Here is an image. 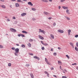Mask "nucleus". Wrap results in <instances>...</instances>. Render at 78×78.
Instances as JSON below:
<instances>
[{"label":"nucleus","mask_w":78,"mask_h":78,"mask_svg":"<svg viewBox=\"0 0 78 78\" xmlns=\"http://www.w3.org/2000/svg\"><path fill=\"white\" fill-rule=\"evenodd\" d=\"M10 30L11 31H12V32H13V33H16V32H17V30L13 28H10Z\"/></svg>","instance_id":"nucleus-1"},{"label":"nucleus","mask_w":78,"mask_h":78,"mask_svg":"<svg viewBox=\"0 0 78 78\" xmlns=\"http://www.w3.org/2000/svg\"><path fill=\"white\" fill-rule=\"evenodd\" d=\"M15 51L16 53H19V48H16L15 49Z\"/></svg>","instance_id":"nucleus-2"},{"label":"nucleus","mask_w":78,"mask_h":78,"mask_svg":"<svg viewBox=\"0 0 78 78\" xmlns=\"http://www.w3.org/2000/svg\"><path fill=\"white\" fill-rule=\"evenodd\" d=\"M57 31L59 33H64V31L61 30H58Z\"/></svg>","instance_id":"nucleus-3"},{"label":"nucleus","mask_w":78,"mask_h":78,"mask_svg":"<svg viewBox=\"0 0 78 78\" xmlns=\"http://www.w3.org/2000/svg\"><path fill=\"white\" fill-rule=\"evenodd\" d=\"M38 36L39 39H42V40L44 39V37H43L41 35H38Z\"/></svg>","instance_id":"nucleus-4"},{"label":"nucleus","mask_w":78,"mask_h":78,"mask_svg":"<svg viewBox=\"0 0 78 78\" xmlns=\"http://www.w3.org/2000/svg\"><path fill=\"white\" fill-rule=\"evenodd\" d=\"M44 73H45V74H47V76L48 77H49V73H48L47 72V71H45V72H44Z\"/></svg>","instance_id":"nucleus-5"},{"label":"nucleus","mask_w":78,"mask_h":78,"mask_svg":"<svg viewBox=\"0 0 78 78\" xmlns=\"http://www.w3.org/2000/svg\"><path fill=\"white\" fill-rule=\"evenodd\" d=\"M70 45H71V46H72V47L73 48H74V46L73 45V43H72V42H70L69 43Z\"/></svg>","instance_id":"nucleus-6"},{"label":"nucleus","mask_w":78,"mask_h":78,"mask_svg":"<svg viewBox=\"0 0 78 78\" xmlns=\"http://www.w3.org/2000/svg\"><path fill=\"white\" fill-rule=\"evenodd\" d=\"M28 4L30 5V6H33V4L31 2H28Z\"/></svg>","instance_id":"nucleus-7"},{"label":"nucleus","mask_w":78,"mask_h":78,"mask_svg":"<svg viewBox=\"0 0 78 78\" xmlns=\"http://www.w3.org/2000/svg\"><path fill=\"white\" fill-rule=\"evenodd\" d=\"M44 13L46 15H50V13L47 12H44Z\"/></svg>","instance_id":"nucleus-8"},{"label":"nucleus","mask_w":78,"mask_h":78,"mask_svg":"<svg viewBox=\"0 0 78 78\" xmlns=\"http://www.w3.org/2000/svg\"><path fill=\"white\" fill-rule=\"evenodd\" d=\"M34 58H35V59H37L38 60H39L40 59L38 57H37L36 56H34Z\"/></svg>","instance_id":"nucleus-9"},{"label":"nucleus","mask_w":78,"mask_h":78,"mask_svg":"<svg viewBox=\"0 0 78 78\" xmlns=\"http://www.w3.org/2000/svg\"><path fill=\"white\" fill-rule=\"evenodd\" d=\"M25 15H27V13H23L21 14V16H25Z\"/></svg>","instance_id":"nucleus-10"},{"label":"nucleus","mask_w":78,"mask_h":78,"mask_svg":"<svg viewBox=\"0 0 78 78\" xmlns=\"http://www.w3.org/2000/svg\"><path fill=\"white\" fill-rule=\"evenodd\" d=\"M22 33H25V34H27V33H28V32L25 30L22 31Z\"/></svg>","instance_id":"nucleus-11"},{"label":"nucleus","mask_w":78,"mask_h":78,"mask_svg":"<svg viewBox=\"0 0 78 78\" xmlns=\"http://www.w3.org/2000/svg\"><path fill=\"white\" fill-rule=\"evenodd\" d=\"M68 33L69 35H70V33H71V30H68Z\"/></svg>","instance_id":"nucleus-12"},{"label":"nucleus","mask_w":78,"mask_h":78,"mask_svg":"<svg viewBox=\"0 0 78 78\" xmlns=\"http://www.w3.org/2000/svg\"><path fill=\"white\" fill-rule=\"evenodd\" d=\"M16 7H19V4L18 3H16Z\"/></svg>","instance_id":"nucleus-13"},{"label":"nucleus","mask_w":78,"mask_h":78,"mask_svg":"<svg viewBox=\"0 0 78 78\" xmlns=\"http://www.w3.org/2000/svg\"><path fill=\"white\" fill-rule=\"evenodd\" d=\"M27 45L29 47H31V44L30 43H29L28 44H27Z\"/></svg>","instance_id":"nucleus-14"},{"label":"nucleus","mask_w":78,"mask_h":78,"mask_svg":"<svg viewBox=\"0 0 78 78\" xmlns=\"http://www.w3.org/2000/svg\"><path fill=\"white\" fill-rule=\"evenodd\" d=\"M30 75L31 76V77L32 78H34V75H33V74H30Z\"/></svg>","instance_id":"nucleus-15"},{"label":"nucleus","mask_w":78,"mask_h":78,"mask_svg":"<svg viewBox=\"0 0 78 78\" xmlns=\"http://www.w3.org/2000/svg\"><path fill=\"white\" fill-rule=\"evenodd\" d=\"M18 53H16V52H15L14 53V54H15V56H18V55H19L18 54Z\"/></svg>","instance_id":"nucleus-16"},{"label":"nucleus","mask_w":78,"mask_h":78,"mask_svg":"<svg viewBox=\"0 0 78 78\" xmlns=\"http://www.w3.org/2000/svg\"><path fill=\"white\" fill-rule=\"evenodd\" d=\"M62 8L64 9H68V8H67V7L63 6V7H62Z\"/></svg>","instance_id":"nucleus-17"},{"label":"nucleus","mask_w":78,"mask_h":78,"mask_svg":"<svg viewBox=\"0 0 78 78\" xmlns=\"http://www.w3.org/2000/svg\"><path fill=\"white\" fill-rule=\"evenodd\" d=\"M1 6L3 8H6V7H5V6L4 5H1Z\"/></svg>","instance_id":"nucleus-18"},{"label":"nucleus","mask_w":78,"mask_h":78,"mask_svg":"<svg viewBox=\"0 0 78 78\" xmlns=\"http://www.w3.org/2000/svg\"><path fill=\"white\" fill-rule=\"evenodd\" d=\"M51 37H52L53 39H54V36H53V34H51L50 35Z\"/></svg>","instance_id":"nucleus-19"},{"label":"nucleus","mask_w":78,"mask_h":78,"mask_svg":"<svg viewBox=\"0 0 78 78\" xmlns=\"http://www.w3.org/2000/svg\"><path fill=\"white\" fill-rule=\"evenodd\" d=\"M75 50H76V51H78V48H77V47H75Z\"/></svg>","instance_id":"nucleus-20"},{"label":"nucleus","mask_w":78,"mask_h":78,"mask_svg":"<svg viewBox=\"0 0 78 78\" xmlns=\"http://www.w3.org/2000/svg\"><path fill=\"white\" fill-rule=\"evenodd\" d=\"M58 64H61V63H62L61 62V61H58Z\"/></svg>","instance_id":"nucleus-21"},{"label":"nucleus","mask_w":78,"mask_h":78,"mask_svg":"<svg viewBox=\"0 0 78 78\" xmlns=\"http://www.w3.org/2000/svg\"><path fill=\"white\" fill-rule=\"evenodd\" d=\"M21 47L23 48H25V45L24 44H22L21 45Z\"/></svg>","instance_id":"nucleus-22"},{"label":"nucleus","mask_w":78,"mask_h":78,"mask_svg":"<svg viewBox=\"0 0 78 78\" xmlns=\"http://www.w3.org/2000/svg\"><path fill=\"white\" fill-rule=\"evenodd\" d=\"M8 66H9V67H11V63H9L8 64Z\"/></svg>","instance_id":"nucleus-23"},{"label":"nucleus","mask_w":78,"mask_h":78,"mask_svg":"<svg viewBox=\"0 0 78 78\" xmlns=\"http://www.w3.org/2000/svg\"><path fill=\"white\" fill-rule=\"evenodd\" d=\"M29 42H33V40L30 39H29Z\"/></svg>","instance_id":"nucleus-24"},{"label":"nucleus","mask_w":78,"mask_h":78,"mask_svg":"<svg viewBox=\"0 0 78 78\" xmlns=\"http://www.w3.org/2000/svg\"><path fill=\"white\" fill-rule=\"evenodd\" d=\"M42 2H47L48 1L47 0H42Z\"/></svg>","instance_id":"nucleus-25"},{"label":"nucleus","mask_w":78,"mask_h":78,"mask_svg":"<svg viewBox=\"0 0 78 78\" xmlns=\"http://www.w3.org/2000/svg\"><path fill=\"white\" fill-rule=\"evenodd\" d=\"M0 48H3V46L0 44Z\"/></svg>","instance_id":"nucleus-26"},{"label":"nucleus","mask_w":78,"mask_h":78,"mask_svg":"<svg viewBox=\"0 0 78 78\" xmlns=\"http://www.w3.org/2000/svg\"><path fill=\"white\" fill-rule=\"evenodd\" d=\"M32 20H33L34 21V20H36V18H33L32 19Z\"/></svg>","instance_id":"nucleus-27"},{"label":"nucleus","mask_w":78,"mask_h":78,"mask_svg":"<svg viewBox=\"0 0 78 78\" xmlns=\"http://www.w3.org/2000/svg\"><path fill=\"white\" fill-rule=\"evenodd\" d=\"M32 11H36V9L32 8Z\"/></svg>","instance_id":"nucleus-28"},{"label":"nucleus","mask_w":78,"mask_h":78,"mask_svg":"<svg viewBox=\"0 0 78 78\" xmlns=\"http://www.w3.org/2000/svg\"><path fill=\"white\" fill-rule=\"evenodd\" d=\"M66 56L67 57V58H68V59H69L70 58V57H69V55H66Z\"/></svg>","instance_id":"nucleus-29"},{"label":"nucleus","mask_w":78,"mask_h":78,"mask_svg":"<svg viewBox=\"0 0 78 78\" xmlns=\"http://www.w3.org/2000/svg\"><path fill=\"white\" fill-rule=\"evenodd\" d=\"M21 37H25V35H24L23 34H21Z\"/></svg>","instance_id":"nucleus-30"},{"label":"nucleus","mask_w":78,"mask_h":78,"mask_svg":"<svg viewBox=\"0 0 78 78\" xmlns=\"http://www.w3.org/2000/svg\"><path fill=\"white\" fill-rule=\"evenodd\" d=\"M44 45H48V44L47 43H44Z\"/></svg>","instance_id":"nucleus-31"},{"label":"nucleus","mask_w":78,"mask_h":78,"mask_svg":"<svg viewBox=\"0 0 78 78\" xmlns=\"http://www.w3.org/2000/svg\"><path fill=\"white\" fill-rule=\"evenodd\" d=\"M41 49L42 50H45V48H44V47H42L41 48Z\"/></svg>","instance_id":"nucleus-32"},{"label":"nucleus","mask_w":78,"mask_h":78,"mask_svg":"<svg viewBox=\"0 0 78 78\" xmlns=\"http://www.w3.org/2000/svg\"><path fill=\"white\" fill-rule=\"evenodd\" d=\"M41 33H45V31H44V30H42V31H41Z\"/></svg>","instance_id":"nucleus-33"},{"label":"nucleus","mask_w":78,"mask_h":78,"mask_svg":"<svg viewBox=\"0 0 78 78\" xmlns=\"http://www.w3.org/2000/svg\"><path fill=\"white\" fill-rule=\"evenodd\" d=\"M26 66H27V67H28L30 66V64H27L26 65Z\"/></svg>","instance_id":"nucleus-34"},{"label":"nucleus","mask_w":78,"mask_h":78,"mask_svg":"<svg viewBox=\"0 0 78 78\" xmlns=\"http://www.w3.org/2000/svg\"><path fill=\"white\" fill-rule=\"evenodd\" d=\"M62 78H67V76H62Z\"/></svg>","instance_id":"nucleus-35"},{"label":"nucleus","mask_w":78,"mask_h":78,"mask_svg":"<svg viewBox=\"0 0 78 78\" xmlns=\"http://www.w3.org/2000/svg\"><path fill=\"white\" fill-rule=\"evenodd\" d=\"M53 55H54V56H56V55H57L56 53V52L54 53H53Z\"/></svg>","instance_id":"nucleus-36"},{"label":"nucleus","mask_w":78,"mask_h":78,"mask_svg":"<svg viewBox=\"0 0 78 78\" xmlns=\"http://www.w3.org/2000/svg\"><path fill=\"white\" fill-rule=\"evenodd\" d=\"M21 34H18L17 36H19V37H20L21 36Z\"/></svg>","instance_id":"nucleus-37"},{"label":"nucleus","mask_w":78,"mask_h":78,"mask_svg":"<svg viewBox=\"0 0 78 78\" xmlns=\"http://www.w3.org/2000/svg\"><path fill=\"white\" fill-rule=\"evenodd\" d=\"M12 50H15V48L14 47H12Z\"/></svg>","instance_id":"nucleus-38"},{"label":"nucleus","mask_w":78,"mask_h":78,"mask_svg":"<svg viewBox=\"0 0 78 78\" xmlns=\"http://www.w3.org/2000/svg\"><path fill=\"white\" fill-rule=\"evenodd\" d=\"M41 44H43V45H44V42H43V41H41Z\"/></svg>","instance_id":"nucleus-39"},{"label":"nucleus","mask_w":78,"mask_h":78,"mask_svg":"<svg viewBox=\"0 0 78 78\" xmlns=\"http://www.w3.org/2000/svg\"><path fill=\"white\" fill-rule=\"evenodd\" d=\"M66 0H61L60 2H64Z\"/></svg>","instance_id":"nucleus-40"},{"label":"nucleus","mask_w":78,"mask_h":78,"mask_svg":"<svg viewBox=\"0 0 78 78\" xmlns=\"http://www.w3.org/2000/svg\"><path fill=\"white\" fill-rule=\"evenodd\" d=\"M39 30L40 31H39V33H41V31H42V30H41V29H39Z\"/></svg>","instance_id":"nucleus-41"},{"label":"nucleus","mask_w":78,"mask_h":78,"mask_svg":"<svg viewBox=\"0 0 78 78\" xmlns=\"http://www.w3.org/2000/svg\"><path fill=\"white\" fill-rule=\"evenodd\" d=\"M72 66H74V65H76V63H73L72 64Z\"/></svg>","instance_id":"nucleus-42"},{"label":"nucleus","mask_w":78,"mask_h":78,"mask_svg":"<svg viewBox=\"0 0 78 78\" xmlns=\"http://www.w3.org/2000/svg\"><path fill=\"white\" fill-rule=\"evenodd\" d=\"M56 25V23H54L53 24V26L55 27V26Z\"/></svg>","instance_id":"nucleus-43"},{"label":"nucleus","mask_w":78,"mask_h":78,"mask_svg":"<svg viewBox=\"0 0 78 78\" xmlns=\"http://www.w3.org/2000/svg\"><path fill=\"white\" fill-rule=\"evenodd\" d=\"M17 2H21V0H18Z\"/></svg>","instance_id":"nucleus-44"},{"label":"nucleus","mask_w":78,"mask_h":78,"mask_svg":"<svg viewBox=\"0 0 78 78\" xmlns=\"http://www.w3.org/2000/svg\"><path fill=\"white\" fill-rule=\"evenodd\" d=\"M66 18L68 20H70V18H69V17H66Z\"/></svg>","instance_id":"nucleus-45"},{"label":"nucleus","mask_w":78,"mask_h":78,"mask_svg":"<svg viewBox=\"0 0 78 78\" xmlns=\"http://www.w3.org/2000/svg\"><path fill=\"white\" fill-rule=\"evenodd\" d=\"M45 61L46 62H47V61H48L47 60V58H45Z\"/></svg>","instance_id":"nucleus-46"},{"label":"nucleus","mask_w":78,"mask_h":78,"mask_svg":"<svg viewBox=\"0 0 78 78\" xmlns=\"http://www.w3.org/2000/svg\"><path fill=\"white\" fill-rule=\"evenodd\" d=\"M76 46L78 47V42L76 43Z\"/></svg>","instance_id":"nucleus-47"},{"label":"nucleus","mask_w":78,"mask_h":78,"mask_svg":"<svg viewBox=\"0 0 78 78\" xmlns=\"http://www.w3.org/2000/svg\"><path fill=\"white\" fill-rule=\"evenodd\" d=\"M51 70H54V68L52 67H51Z\"/></svg>","instance_id":"nucleus-48"},{"label":"nucleus","mask_w":78,"mask_h":78,"mask_svg":"<svg viewBox=\"0 0 78 78\" xmlns=\"http://www.w3.org/2000/svg\"><path fill=\"white\" fill-rule=\"evenodd\" d=\"M78 37V35H76L75 36V37Z\"/></svg>","instance_id":"nucleus-49"},{"label":"nucleus","mask_w":78,"mask_h":78,"mask_svg":"<svg viewBox=\"0 0 78 78\" xmlns=\"http://www.w3.org/2000/svg\"><path fill=\"white\" fill-rule=\"evenodd\" d=\"M47 62L48 64H49V65L50 64V63H49L48 62V61H47V62Z\"/></svg>","instance_id":"nucleus-50"},{"label":"nucleus","mask_w":78,"mask_h":78,"mask_svg":"<svg viewBox=\"0 0 78 78\" xmlns=\"http://www.w3.org/2000/svg\"><path fill=\"white\" fill-rule=\"evenodd\" d=\"M7 21H8V22H9V21H10V20L9 19H7Z\"/></svg>","instance_id":"nucleus-51"},{"label":"nucleus","mask_w":78,"mask_h":78,"mask_svg":"<svg viewBox=\"0 0 78 78\" xmlns=\"http://www.w3.org/2000/svg\"><path fill=\"white\" fill-rule=\"evenodd\" d=\"M48 19L49 20H50V19H51V17H49L48 18Z\"/></svg>","instance_id":"nucleus-52"},{"label":"nucleus","mask_w":78,"mask_h":78,"mask_svg":"<svg viewBox=\"0 0 78 78\" xmlns=\"http://www.w3.org/2000/svg\"><path fill=\"white\" fill-rule=\"evenodd\" d=\"M0 1H1V2H4L5 1L4 0H0Z\"/></svg>","instance_id":"nucleus-53"},{"label":"nucleus","mask_w":78,"mask_h":78,"mask_svg":"<svg viewBox=\"0 0 78 78\" xmlns=\"http://www.w3.org/2000/svg\"><path fill=\"white\" fill-rule=\"evenodd\" d=\"M69 12V9H67L66 10V12L67 13Z\"/></svg>","instance_id":"nucleus-54"},{"label":"nucleus","mask_w":78,"mask_h":78,"mask_svg":"<svg viewBox=\"0 0 78 78\" xmlns=\"http://www.w3.org/2000/svg\"><path fill=\"white\" fill-rule=\"evenodd\" d=\"M58 49H59V50H61V48L60 47H58Z\"/></svg>","instance_id":"nucleus-55"},{"label":"nucleus","mask_w":78,"mask_h":78,"mask_svg":"<svg viewBox=\"0 0 78 78\" xmlns=\"http://www.w3.org/2000/svg\"><path fill=\"white\" fill-rule=\"evenodd\" d=\"M67 14L69 15H70V12H67Z\"/></svg>","instance_id":"nucleus-56"},{"label":"nucleus","mask_w":78,"mask_h":78,"mask_svg":"<svg viewBox=\"0 0 78 78\" xmlns=\"http://www.w3.org/2000/svg\"><path fill=\"white\" fill-rule=\"evenodd\" d=\"M11 1L12 2H15V1H16V0H11Z\"/></svg>","instance_id":"nucleus-57"},{"label":"nucleus","mask_w":78,"mask_h":78,"mask_svg":"<svg viewBox=\"0 0 78 78\" xmlns=\"http://www.w3.org/2000/svg\"><path fill=\"white\" fill-rule=\"evenodd\" d=\"M30 55H31V56H33V53H31L30 54Z\"/></svg>","instance_id":"nucleus-58"},{"label":"nucleus","mask_w":78,"mask_h":78,"mask_svg":"<svg viewBox=\"0 0 78 78\" xmlns=\"http://www.w3.org/2000/svg\"><path fill=\"white\" fill-rule=\"evenodd\" d=\"M16 45H17V46H19V44H16Z\"/></svg>","instance_id":"nucleus-59"},{"label":"nucleus","mask_w":78,"mask_h":78,"mask_svg":"<svg viewBox=\"0 0 78 78\" xmlns=\"http://www.w3.org/2000/svg\"><path fill=\"white\" fill-rule=\"evenodd\" d=\"M58 9H61V7H60V6H59L58 7Z\"/></svg>","instance_id":"nucleus-60"},{"label":"nucleus","mask_w":78,"mask_h":78,"mask_svg":"<svg viewBox=\"0 0 78 78\" xmlns=\"http://www.w3.org/2000/svg\"><path fill=\"white\" fill-rule=\"evenodd\" d=\"M49 2H52V0H49Z\"/></svg>","instance_id":"nucleus-61"},{"label":"nucleus","mask_w":78,"mask_h":78,"mask_svg":"<svg viewBox=\"0 0 78 78\" xmlns=\"http://www.w3.org/2000/svg\"><path fill=\"white\" fill-rule=\"evenodd\" d=\"M51 51H53V48H51Z\"/></svg>","instance_id":"nucleus-62"},{"label":"nucleus","mask_w":78,"mask_h":78,"mask_svg":"<svg viewBox=\"0 0 78 78\" xmlns=\"http://www.w3.org/2000/svg\"><path fill=\"white\" fill-rule=\"evenodd\" d=\"M13 19H16V17H13Z\"/></svg>","instance_id":"nucleus-63"},{"label":"nucleus","mask_w":78,"mask_h":78,"mask_svg":"<svg viewBox=\"0 0 78 78\" xmlns=\"http://www.w3.org/2000/svg\"><path fill=\"white\" fill-rule=\"evenodd\" d=\"M76 69H77V70H78V66H77L76 67Z\"/></svg>","instance_id":"nucleus-64"}]
</instances>
